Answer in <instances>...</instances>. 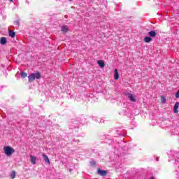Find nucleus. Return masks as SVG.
Returning a JSON list of instances; mask_svg holds the SVG:
<instances>
[{
	"instance_id": "7",
	"label": "nucleus",
	"mask_w": 179,
	"mask_h": 179,
	"mask_svg": "<svg viewBox=\"0 0 179 179\" xmlns=\"http://www.w3.org/2000/svg\"><path fill=\"white\" fill-rule=\"evenodd\" d=\"M120 78V74H118V69H115L114 71V79L115 80H118Z\"/></svg>"
},
{
	"instance_id": "8",
	"label": "nucleus",
	"mask_w": 179,
	"mask_h": 179,
	"mask_svg": "<svg viewBox=\"0 0 179 179\" xmlns=\"http://www.w3.org/2000/svg\"><path fill=\"white\" fill-rule=\"evenodd\" d=\"M6 43H8V41H6V38L1 37V39H0V43L2 45H5V44H6Z\"/></svg>"
},
{
	"instance_id": "4",
	"label": "nucleus",
	"mask_w": 179,
	"mask_h": 179,
	"mask_svg": "<svg viewBox=\"0 0 179 179\" xmlns=\"http://www.w3.org/2000/svg\"><path fill=\"white\" fill-rule=\"evenodd\" d=\"M108 173V172L107 171H103L100 168L97 169V174H99V176H107Z\"/></svg>"
},
{
	"instance_id": "22",
	"label": "nucleus",
	"mask_w": 179,
	"mask_h": 179,
	"mask_svg": "<svg viewBox=\"0 0 179 179\" xmlns=\"http://www.w3.org/2000/svg\"><path fill=\"white\" fill-rule=\"evenodd\" d=\"M69 1H72V0H69Z\"/></svg>"
},
{
	"instance_id": "5",
	"label": "nucleus",
	"mask_w": 179,
	"mask_h": 179,
	"mask_svg": "<svg viewBox=\"0 0 179 179\" xmlns=\"http://www.w3.org/2000/svg\"><path fill=\"white\" fill-rule=\"evenodd\" d=\"M42 156L44 159L45 163H47L48 164H51V162H50V159L48 158V156H47V155L43 154Z\"/></svg>"
},
{
	"instance_id": "18",
	"label": "nucleus",
	"mask_w": 179,
	"mask_h": 179,
	"mask_svg": "<svg viewBox=\"0 0 179 179\" xmlns=\"http://www.w3.org/2000/svg\"><path fill=\"white\" fill-rule=\"evenodd\" d=\"M176 99L179 98V90L176 92Z\"/></svg>"
},
{
	"instance_id": "16",
	"label": "nucleus",
	"mask_w": 179,
	"mask_h": 179,
	"mask_svg": "<svg viewBox=\"0 0 179 179\" xmlns=\"http://www.w3.org/2000/svg\"><path fill=\"white\" fill-rule=\"evenodd\" d=\"M20 76L21 78H27V73H24V72H20Z\"/></svg>"
},
{
	"instance_id": "21",
	"label": "nucleus",
	"mask_w": 179,
	"mask_h": 179,
	"mask_svg": "<svg viewBox=\"0 0 179 179\" xmlns=\"http://www.w3.org/2000/svg\"><path fill=\"white\" fill-rule=\"evenodd\" d=\"M10 1V2H13V0H9Z\"/></svg>"
},
{
	"instance_id": "9",
	"label": "nucleus",
	"mask_w": 179,
	"mask_h": 179,
	"mask_svg": "<svg viewBox=\"0 0 179 179\" xmlns=\"http://www.w3.org/2000/svg\"><path fill=\"white\" fill-rule=\"evenodd\" d=\"M30 159H31V163L32 164H36V160H37V157H34V156H33V155H31V156H30Z\"/></svg>"
},
{
	"instance_id": "6",
	"label": "nucleus",
	"mask_w": 179,
	"mask_h": 179,
	"mask_svg": "<svg viewBox=\"0 0 179 179\" xmlns=\"http://www.w3.org/2000/svg\"><path fill=\"white\" fill-rule=\"evenodd\" d=\"M178 106H179V102H176L173 106V113L175 114H178Z\"/></svg>"
},
{
	"instance_id": "14",
	"label": "nucleus",
	"mask_w": 179,
	"mask_h": 179,
	"mask_svg": "<svg viewBox=\"0 0 179 179\" xmlns=\"http://www.w3.org/2000/svg\"><path fill=\"white\" fill-rule=\"evenodd\" d=\"M144 41L145 43H150V41H152V38L149 37V36H146L145 38H144Z\"/></svg>"
},
{
	"instance_id": "2",
	"label": "nucleus",
	"mask_w": 179,
	"mask_h": 179,
	"mask_svg": "<svg viewBox=\"0 0 179 179\" xmlns=\"http://www.w3.org/2000/svg\"><path fill=\"white\" fill-rule=\"evenodd\" d=\"M3 150H4V154L8 157H10L15 153V148L10 146H5Z\"/></svg>"
},
{
	"instance_id": "10",
	"label": "nucleus",
	"mask_w": 179,
	"mask_h": 179,
	"mask_svg": "<svg viewBox=\"0 0 179 179\" xmlns=\"http://www.w3.org/2000/svg\"><path fill=\"white\" fill-rule=\"evenodd\" d=\"M97 62L100 68H104V66H106V64H104V62L103 60H99Z\"/></svg>"
},
{
	"instance_id": "13",
	"label": "nucleus",
	"mask_w": 179,
	"mask_h": 179,
	"mask_svg": "<svg viewBox=\"0 0 179 179\" xmlns=\"http://www.w3.org/2000/svg\"><path fill=\"white\" fill-rule=\"evenodd\" d=\"M150 37H156V31H151L148 33Z\"/></svg>"
},
{
	"instance_id": "11",
	"label": "nucleus",
	"mask_w": 179,
	"mask_h": 179,
	"mask_svg": "<svg viewBox=\"0 0 179 179\" xmlns=\"http://www.w3.org/2000/svg\"><path fill=\"white\" fill-rule=\"evenodd\" d=\"M8 34L10 37H12L13 38H15V36H16V33L12 30L8 31Z\"/></svg>"
},
{
	"instance_id": "1",
	"label": "nucleus",
	"mask_w": 179,
	"mask_h": 179,
	"mask_svg": "<svg viewBox=\"0 0 179 179\" xmlns=\"http://www.w3.org/2000/svg\"><path fill=\"white\" fill-rule=\"evenodd\" d=\"M36 79H41V73L38 71L32 73L28 76L29 83L34 82Z\"/></svg>"
},
{
	"instance_id": "20",
	"label": "nucleus",
	"mask_w": 179,
	"mask_h": 179,
	"mask_svg": "<svg viewBox=\"0 0 179 179\" xmlns=\"http://www.w3.org/2000/svg\"><path fill=\"white\" fill-rule=\"evenodd\" d=\"M15 24H19V21H15Z\"/></svg>"
},
{
	"instance_id": "15",
	"label": "nucleus",
	"mask_w": 179,
	"mask_h": 179,
	"mask_svg": "<svg viewBox=\"0 0 179 179\" xmlns=\"http://www.w3.org/2000/svg\"><path fill=\"white\" fill-rule=\"evenodd\" d=\"M10 177L12 179H15L16 178V172L15 171H12L10 174Z\"/></svg>"
},
{
	"instance_id": "3",
	"label": "nucleus",
	"mask_w": 179,
	"mask_h": 179,
	"mask_svg": "<svg viewBox=\"0 0 179 179\" xmlns=\"http://www.w3.org/2000/svg\"><path fill=\"white\" fill-rule=\"evenodd\" d=\"M126 96H128V99H129L130 101H132L133 103H135V101H136V99H135L134 94H130L129 92H127Z\"/></svg>"
},
{
	"instance_id": "17",
	"label": "nucleus",
	"mask_w": 179,
	"mask_h": 179,
	"mask_svg": "<svg viewBox=\"0 0 179 179\" xmlns=\"http://www.w3.org/2000/svg\"><path fill=\"white\" fill-rule=\"evenodd\" d=\"M162 103H166V97L164 96H161Z\"/></svg>"
},
{
	"instance_id": "19",
	"label": "nucleus",
	"mask_w": 179,
	"mask_h": 179,
	"mask_svg": "<svg viewBox=\"0 0 179 179\" xmlns=\"http://www.w3.org/2000/svg\"><path fill=\"white\" fill-rule=\"evenodd\" d=\"M90 163L92 166H96V162L92 161Z\"/></svg>"
},
{
	"instance_id": "12",
	"label": "nucleus",
	"mask_w": 179,
	"mask_h": 179,
	"mask_svg": "<svg viewBox=\"0 0 179 179\" xmlns=\"http://www.w3.org/2000/svg\"><path fill=\"white\" fill-rule=\"evenodd\" d=\"M69 30V29H68V27H66V26H63L62 27V31H63V33H68Z\"/></svg>"
}]
</instances>
